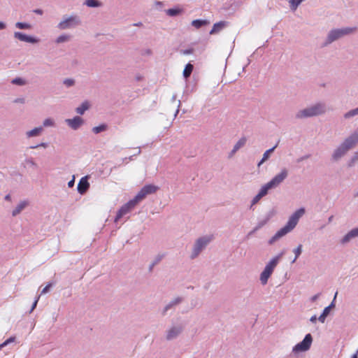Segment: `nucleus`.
Segmentation results:
<instances>
[{"label":"nucleus","mask_w":358,"mask_h":358,"mask_svg":"<svg viewBox=\"0 0 358 358\" xmlns=\"http://www.w3.org/2000/svg\"><path fill=\"white\" fill-rule=\"evenodd\" d=\"M193 65L191 64H187L185 67V69L183 71V76L185 78H188L190 76L192 71H193Z\"/></svg>","instance_id":"obj_27"},{"label":"nucleus","mask_w":358,"mask_h":358,"mask_svg":"<svg viewBox=\"0 0 358 358\" xmlns=\"http://www.w3.org/2000/svg\"><path fill=\"white\" fill-rule=\"evenodd\" d=\"M334 306V303L332 302L331 305H329V306L326 307L322 313L320 315V316L319 317L318 320L321 322H324L327 316L329 315V312H330V310L331 308Z\"/></svg>","instance_id":"obj_17"},{"label":"nucleus","mask_w":358,"mask_h":358,"mask_svg":"<svg viewBox=\"0 0 358 358\" xmlns=\"http://www.w3.org/2000/svg\"><path fill=\"white\" fill-rule=\"evenodd\" d=\"M305 210L300 208L296 210L289 219L287 224L280 229L277 233L273 236L270 241V243H273L277 239L282 237L289 231H291L298 223L299 218L304 214Z\"/></svg>","instance_id":"obj_1"},{"label":"nucleus","mask_w":358,"mask_h":358,"mask_svg":"<svg viewBox=\"0 0 358 358\" xmlns=\"http://www.w3.org/2000/svg\"><path fill=\"white\" fill-rule=\"evenodd\" d=\"M2 348V345H0V350Z\"/></svg>","instance_id":"obj_53"},{"label":"nucleus","mask_w":358,"mask_h":358,"mask_svg":"<svg viewBox=\"0 0 358 358\" xmlns=\"http://www.w3.org/2000/svg\"><path fill=\"white\" fill-rule=\"evenodd\" d=\"M64 83L68 86V87H70V86H72L73 84H74V80H72V79H66L64 81Z\"/></svg>","instance_id":"obj_37"},{"label":"nucleus","mask_w":358,"mask_h":358,"mask_svg":"<svg viewBox=\"0 0 358 358\" xmlns=\"http://www.w3.org/2000/svg\"><path fill=\"white\" fill-rule=\"evenodd\" d=\"M85 4L88 7H97L100 6V3L96 0H86Z\"/></svg>","instance_id":"obj_31"},{"label":"nucleus","mask_w":358,"mask_h":358,"mask_svg":"<svg viewBox=\"0 0 358 358\" xmlns=\"http://www.w3.org/2000/svg\"><path fill=\"white\" fill-rule=\"evenodd\" d=\"M358 236V228L354 229L348 232L342 239V243L348 242L351 238Z\"/></svg>","instance_id":"obj_15"},{"label":"nucleus","mask_w":358,"mask_h":358,"mask_svg":"<svg viewBox=\"0 0 358 358\" xmlns=\"http://www.w3.org/2000/svg\"><path fill=\"white\" fill-rule=\"evenodd\" d=\"M316 320H317V317H316L315 315L311 317V318H310V321L313 322H315Z\"/></svg>","instance_id":"obj_45"},{"label":"nucleus","mask_w":358,"mask_h":358,"mask_svg":"<svg viewBox=\"0 0 358 358\" xmlns=\"http://www.w3.org/2000/svg\"><path fill=\"white\" fill-rule=\"evenodd\" d=\"M358 114V108L352 110L344 115L345 118H349Z\"/></svg>","instance_id":"obj_33"},{"label":"nucleus","mask_w":358,"mask_h":358,"mask_svg":"<svg viewBox=\"0 0 358 358\" xmlns=\"http://www.w3.org/2000/svg\"><path fill=\"white\" fill-rule=\"evenodd\" d=\"M106 129H107V126L106 124H101L99 126L94 127L92 129V131L94 134H98V133H100L101 131L106 130Z\"/></svg>","instance_id":"obj_30"},{"label":"nucleus","mask_w":358,"mask_h":358,"mask_svg":"<svg viewBox=\"0 0 358 358\" xmlns=\"http://www.w3.org/2000/svg\"><path fill=\"white\" fill-rule=\"evenodd\" d=\"M287 175H288V172H287V169H283L281 170L280 173L277 174L268 182L273 187V188L275 187L287 178Z\"/></svg>","instance_id":"obj_9"},{"label":"nucleus","mask_w":358,"mask_h":358,"mask_svg":"<svg viewBox=\"0 0 358 358\" xmlns=\"http://www.w3.org/2000/svg\"><path fill=\"white\" fill-rule=\"evenodd\" d=\"M74 185V179L73 178L71 181L69 182L68 185L69 187H72Z\"/></svg>","instance_id":"obj_42"},{"label":"nucleus","mask_w":358,"mask_h":358,"mask_svg":"<svg viewBox=\"0 0 358 358\" xmlns=\"http://www.w3.org/2000/svg\"><path fill=\"white\" fill-rule=\"evenodd\" d=\"M28 203L27 201H22L13 210V215L15 216L18 215L27 206Z\"/></svg>","instance_id":"obj_20"},{"label":"nucleus","mask_w":358,"mask_h":358,"mask_svg":"<svg viewBox=\"0 0 358 358\" xmlns=\"http://www.w3.org/2000/svg\"><path fill=\"white\" fill-rule=\"evenodd\" d=\"M90 107V104L87 101L83 102L80 106L76 108V112L80 115H83L85 110H87Z\"/></svg>","instance_id":"obj_26"},{"label":"nucleus","mask_w":358,"mask_h":358,"mask_svg":"<svg viewBox=\"0 0 358 358\" xmlns=\"http://www.w3.org/2000/svg\"><path fill=\"white\" fill-rule=\"evenodd\" d=\"M136 206V205L131 200L129 201L127 203L123 205L117 211L116 217L115 218V222H117L119 220H120L124 215L127 214Z\"/></svg>","instance_id":"obj_8"},{"label":"nucleus","mask_w":358,"mask_h":358,"mask_svg":"<svg viewBox=\"0 0 358 358\" xmlns=\"http://www.w3.org/2000/svg\"><path fill=\"white\" fill-rule=\"evenodd\" d=\"M262 197L260 196L259 194H257L254 199H252V204L254 205L257 203Z\"/></svg>","instance_id":"obj_40"},{"label":"nucleus","mask_w":358,"mask_h":358,"mask_svg":"<svg viewBox=\"0 0 358 358\" xmlns=\"http://www.w3.org/2000/svg\"><path fill=\"white\" fill-rule=\"evenodd\" d=\"M247 141L245 137H242L234 145V149L232 150V154H234L238 150H239L241 147H243Z\"/></svg>","instance_id":"obj_21"},{"label":"nucleus","mask_w":358,"mask_h":358,"mask_svg":"<svg viewBox=\"0 0 358 358\" xmlns=\"http://www.w3.org/2000/svg\"><path fill=\"white\" fill-rule=\"evenodd\" d=\"M271 188H273V187L269 184V182H267L264 186H262L258 194L260 195V196L263 197L267 194L268 191Z\"/></svg>","instance_id":"obj_25"},{"label":"nucleus","mask_w":358,"mask_h":358,"mask_svg":"<svg viewBox=\"0 0 358 358\" xmlns=\"http://www.w3.org/2000/svg\"><path fill=\"white\" fill-rule=\"evenodd\" d=\"M357 195H358V193H357Z\"/></svg>","instance_id":"obj_55"},{"label":"nucleus","mask_w":358,"mask_h":358,"mask_svg":"<svg viewBox=\"0 0 358 358\" xmlns=\"http://www.w3.org/2000/svg\"><path fill=\"white\" fill-rule=\"evenodd\" d=\"M6 27V24L3 22H0V30L3 29Z\"/></svg>","instance_id":"obj_44"},{"label":"nucleus","mask_w":358,"mask_h":358,"mask_svg":"<svg viewBox=\"0 0 358 358\" xmlns=\"http://www.w3.org/2000/svg\"><path fill=\"white\" fill-rule=\"evenodd\" d=\"M69 37L68 36H60L59 37L57 38V43L64 42V41L69 40Z\"/></svg>","instance_id":"obj_35"},{"label":"nucleus","mask_w":358,"mask_h":358,"mask_svg":"<svg viewBox=\"0 0 358 358\" xmlns=\"http://www.w3.org/2000/svg\"><path fill=\"white\" fill-rule=\"evenodd\" d=\"M80 23L78 19L76 17H70L68 19H66L58 24V27L60 29H66L76 25H78Z\"/></svg>","instance_id":"obj_10"},{"label":"nucleus","mask_w":358,"mask_h":358,"mask_svg":"<svg viewBox=\"0 0 358 358\" xmlns=\"http://www.w3.org/2000/svg\"><path fill=\"white\" fill-rule=\"evenodd\" d=\"M277 147V145H275L274 147H273L272 148L266 150L264 155H263V157L262 159V160L259 162L258 164V166H259L262 164H263L266 160H267L269 157V155L271 152H273V150L275 149V148Z\"/></svg>","instance_id":"obj_24"},{"label":"nucleus","mask_w":358,"mask_h":358,"mask_svg":"<svg viewBox=\"0 0 358 358\" xmlns=\"http://www.w3.org/2000/svg\"><path fill=\"white\" fill-rule=\"evenodd\" d=\"M143 189L145 194L148 195L156 192L158 189V187L153 185H146L143 187Z\"/></svg>","instance_id":"obj_19"},{"label":"nucleus","mask_w":358,"mask_h":358,"mask_svg":"<svg viewBox=\"0 0 358 358\" xmlns=\"http://www.w3.org/2000/svg\"><path fill=\"white\" fill-rule=\"evenodd\" d=\"M182 12H183V10L180 8H169L166 10V13L168 15L171 16V17L180 15Z\"/></svg>","instance_id":"obj_18"},{"label":"nucleus","mask_w":358,"mask_h":358,"mask_svg":"<svg viewBox=\"0 0 358 358\" xmlns=\"http://www.w3.org/2000/svg\"><path fill=\"white\" fill-rule=\"evenodd\" d=\"M14 36H15V38H17L18 40H20L21 41H25V42L32 43L37 42L36 39H35L31 36H27L21 32H15Z\"/></svg>","instance_id":"obj_13"},{"label":"nucleus","mask_w":358,"mask_h":358,"mask_svg":"<svg viewBox=\"0 0 358 358\" xmlns=\"http://www.w3.org/2000/svg\"><path fill=\"white\" fill-rule=\"evenodd\" d=\"M355 29H354V28H345V29L333 30L329 34V37H328L329 41L330 42H332L344 35L352 33Z\"/></svg>","instance_id":"obj_7"},{"label":"nucleus","mask_w":358,"mask_h":358,"mask_svg":"<svg viewBox=\"0 0 358 358\" xmlns=\"http://www.w3.org/2000/svg\"><path fill=\"white\" fill-rule=\"evenodd\" d=\"M284 252H280L278 255L273 257L266 266L264 270L261 273L260 280L263 285H266L267 283L268 279L271 275L275 267L278 264V262L283 256Z\"/></svg>","instance_id":"obj_3"},{"label":"nucleus","mask_w":358,"mask_h":358,"mask_svg":"<svg viewBox=\"0 0 358 358\" xmlns=\"http://www.w3.org/2000/svg\"><path fill=\"white\" fill-rule=\"evenodd\" d=\"M357 354H358V350H357Z\"/></svg>","instance_id":"obj_54"},{"label":"nucleus","mask_w":358,"mask_h":358,"mask_svg":"<svg viewBox=\"0 0 358 358\" xmlns=\"http://www.w3.org/2000/svg\"><path fill=\"white\" fill-rule=\"evenodd\" d=\"M43 125L45 127L52 126L53 125V121L51 119L48 118V119L44 120Z\"/></svg>","instance_id":"obj_36"},{"label":"nucleus","mask_w":358,"mask_h":358,"mask_svg":"<svg viewBox=\"0 0 358 358\" xmlns=\"http://www.w3.org/2000/svg\"><path fill=\"white\" fill-rule=\"evenodd\" d=\"M15 27L21 29H29L31 28V26L29 24L20 22L15 24Z\"/></svg>","instance_id":"obj_29"},{"label":"nucleus","mask_w":358,"mask_h":358,"mask_svg":"<svg viewBox=\"0 0 358 358\" xmlns=\"http://www.w3.org/2000/svg\"><path fill=\"white\" fill-rule=\"evenodd\" d=\"M12 83L13 84L20 85H23L26 83L24 80H22V78H20L13 79Z\"/></svg>","instance_id":"obj_34"},{"label":"nucleus","mask_w":358,"mask_h":358,"mask_svg":"<svg viewBox=\"0 0 358 358\" xmlns=\"http://www.w3.org/2000/svg\"><path fill=\"white\" fill-rule=\"evenodd\" d=\"M358 143V129L349 138L345 139L343 143L334 152L333 157L338 159L342 157L348 150L353 148Z\"/></svg>","instance_id":"obj_2"},{"label":"nucleus","mask_w":358,"mask_h":358,"mask_svg":"<svg viewBox=\"0 0 358 358\" xmlns=\"http://www.w3.org/2000/svg\"><path fill=\"white\" fill-rule=\"evenodd\" d=\"M312 341V336L308 334L301 342L299 343L293 348V352H298L308 350L311 345Z\"/></svg>","instance_id":"obj_5"},{"label":"nucleus","mask_w":358,"mask_h":358,"mask_svg":"<svg viewBox=\"0 0 358 358\" xmlns=\"http://www.w3.org/2000/svg\"><path fill=\"white\" fill-rule=\"evenodd\" d=\"M180 332V329L172 328L168 331L166 338L168 340L172 339V338H175Z\"/></svg>","instance_id":"obj_23"},{"label":"nucleus","mask_w":358,"mask_h":358,"mask_svg":"<svg viewBox=\"0 0 358 358\" xmlns=\"http://www.w3.org/2000/svg\"><path fill=\"white\" fill-rule=\"evenodd\" d=\"M213 238V236H208L199 238L195 244L192 258L196 257L201 250Z\"/></svg>","instance_id":"obj_6"},{"label":"nucleus","mask_w":358,"mask_h":358,"mask_svg":"<svg viewBox=\"0 0 358 358\" xmlns=\"http://www.w3.org/2000/svg\"><path fill=\"white\" fill-rule=\"evenodd\" d=\"M317 295H315V296H314L312 298V300H313V301H315V300H316V299H317Z\"/></svg>","instance_id":"obj_46"},{"label":"nucleus","mask_w":358,"mask_h":358,"mask_svg":"<svg viewBox=\"0 0 358 358\" xmlns=\"http://www.w3.org/2000/svg\"><path fill=\"white\" fill-rule=\"evenodd\" d=\"M134 25H135V26H141V25H142V23H141V22H139V23L135 24Z\"/></svg>","instance_id":"obj_48"},{"label":"nucleus","mask_w":358,"mask_h":358,"mask_svg":"<svg viewBox=\"0 0 358 358\" xmlns=\"http://www.w3.org/2000/svg\"><path fill=\"white\" fill-rule=\"evenodd\" d=\"M15 340V337H10V338L7 339L5 342H3L1 345H2V348L7 345L8 343L13 342Z\"/></svg>","instance_id":"obj_39"},{"label":"nucleus","mask_w":358,"mask_h":358,"mask_svg":"<svg viewBox=\"0 0 358 358\" xmlns=\"http://www.w3.org/2000/svg\"><path fill=\"white\" fill-rule=\"evenodd\" d=\"M170 305L167 306L165 308V311H166L169 308Z\"/></svg>","instance_id":"obj_50"},{"label":"nucleus","mask_w":358,"mask_h":358,"mask_svg":"<svg viewBox=\"0 0 358 358\" xmlns=\"http://www.w3.org/2000/svg\"><path fill=\"white\" fill-rule=\"evenodd\" d=\"M15 103H24V99H17L15 100Z\"/></svg>","instance_id":"obj_41"},{"label":"nucleus","mask_w":358,"mask_h":358,"mask_svg":"<svg viewBox=\"0 0 358 358\" xmlns=\"http://www.w3.org/2000/svg\"><path fill=\"white\" fill-rule=\"evenodd\" d=\"M227 25V22L225 21H220L214 24L212 29L210 31V34L213 35L220 32L222 29H223Z\"/></svg>","instance_id":"obj_14"},{"label":"nucleus","mask_w":358,"mask_h":358,"mask_svg":"<svg viewBox=\"0 0 358 358\" xmlns=\"http://www.w3.org/2000/svg\"><path fill=\"white\" fill-rule=\"evenodd\" d=\"M10 199V196H9V195H7V196H6V199Z\"/></svg>","instance_id":"obj_51"},{"label":"nucleus","mask_w":358,"mask_h":358,"mask_svg":"<svg viewBox=\"0 0 358 358\" xmlns=\"http://www.w3.org/2000/svg\"><path fill=\"white\" fill-rule=\"evenodd\" d=\"M302 252V245H299L296 249H294V252L295 254V258L292 261L294 263L296 259L300 256Z\"/></svg>","instance_id":"obj_32"},{"label":"nucleus","mask_w":358,"mask_h":358,"mask_svg":"<svg viewBox=\"0 0 358 358\" xmlns=\"http://www.w3.org/2000/svg\"><path fill=\"white\" fill-rule=\"evenodd\" d=\"M209 22L203 20H194L192 22V25L196 29H199L202 26L208 24Z\"/></svg>","instance_id":"obj_22"},{"label":"nucleus","mask_w":358,"mask_h":358,"mask_svg":"<svg viewBox=\"0 0 358 358\" xmlns=\"http://www.w3.org/2000/svg\"><path fill=\"white\" fill-rule=\"evenodd\" d=\"M90 183L87 181V177L82 178L78 184V191L80 194H84L88 189Z\"/></svg>","instance_id":"obj_12"},{"label":"nucleus","mask_w":358,"mask_h":358,"mask_svg":"<svg viewBox=\"0 0 358 358\" xmlns=\"http://www.w3.org/2000/svg\"><path fill=\"white\" fill-rule=\"evenodd\" d=\"M324 112V107L321 104H317L308 108L299 111L297 117H307L320 115Z\"/></svg>","instance_id":"obj_4"},{"label":"nucleus","mask_w":358,"mask_h":358,"mask_svg":"<svg viewBox=\"0 0 358 358\" xmlns=\"http://www.w3.org/2000/svg\"><path fill=\"white\" fill-rule=\"evenodd\" d=\"M52 287V283L48 284L41 291V294H44L48 292L50 288Z\"/></svg>","instance_id":"obj_38"},{"label":"nucleus","mask_w":358,"mask_h":358,"mask_svg":"<svg viewBox=\"0 0 358 358\" xmlns=\"http://www.w3.org/2000/svg\"><path fill=\"white\" fill-rule=\"evenodd\" d=\"M358 354L357 352L353 355L352 358H357Z\"/></svg>","instance_id":"obj_49"},{"label":"nucleus","mask_w":358,"mask_h":358,"mask_svg":"<svg viewBox=\"0 0 358 358\" xmlns=\"http://www.w3.org/2000/svg\"><path fill=\"white\" fill-rule=\"evenodd\" d=\"M38 299H39V296H38V297L35 300V301H34V304H33V306H32V310H33L34 308H35V307L36 306V304H37V303H38Z\"/></svg>","instance_id":"obj_43"},{"label":"nucleus","mask_w":358,"mask_h":358,"mask_svg":"<svg viewBox=\"0 0 358 358\" xmlns=\"http://www.w3.org/2000/svg\"><path fill=\"white\" fill-rule=\"evenodd\" d=\"M35 12L37 13H39V14L42 13L41 10H35Z\"/></svg>","instance_id":"obj_47"},{"label":"nucleus","mask_w":358,"mask_h":358,"mask_svg":"<svg viewBox=\"0 0 358 358\" xmlns=\"http://www.w3.org/2000/svg\"><path fill=\"white\" fill-rule=\"evenodd\" d=\"M66 122L68 123L69 126L73 129H77L83 123V119L78 116L73 119H67Z\"/></svg>","instance_id":"obj_11"},{"label":"nucleus","mask_w":358,"mask_h":358,"mask_svg":"<svg viewBox=\"0 0 358 358\" xmlns=\"http://www.w3.org/2000/svg\"><path fill=\"white\" fill-rule=\"evenodd\" d=\"M42 129H43L41 127L34 128V129L27 132V136L29 137L37 136L40 134V132L42 131Z\"/></svg>","instance_id":"obj_28"},{"label":"nucleus","mask_w":358,"mask_h":358,"mask_svg":"<svg viewBox=\"0 0 358 358\" xmlns=\"http://www.w3.org/2000/svg\"><path fill=\"white\" fill-rule=\"evenodd\" d=\"M147 196V194H145V191H143V189L142 188L138 194L136 195V196L131 199V201L137 205L138 202L144 199Z\"/></svg>","instance_id":"obj_16"},{"label":"nucleus","mask_w":358,"mask_h":358,"mask_svg":"<svg viewBox=\"0 0 358 358\" xmlns=\"http://www.w3.org/2000/svg\"><path fill=\"white\" fill-rule=\"evenodd\" d=\"M336 296H337V292L335 294L334 299H336Z\"/></svg>","instance_id":"obj_52"}]
</instances>
